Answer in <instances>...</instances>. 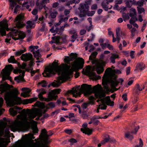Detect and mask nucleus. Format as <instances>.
<instances>
[{
  "label": "nucleus",
  "instance_id": "obj_1",
  "mask_svg": "<svg viewBox=\"0 0 147 147\" xmlns=\"http://www.w3.org/2000/svg\"><path fill=\"white\" fill-rule=\"evenodd\" d=\"M58 61L57 62L55 60L53 62L51 65L45 68L44 72L42 73L43 76L46 77H49L51 76V74H55V71L57 72L59 74L61 73V76L58 77L57 78V82L61 84L60 81H62V82H65L67 80L70 78V76H72V69H74L76 71L75 65H74L71 69L70 66L65 64H62L60 65H59Z\"/></svg>",
  "mask_w": 147,
  "mask_h": 147
},
{
  "label": "nucleus",
  "instance_id": "obj_2",
  "mask_svg": "<svg viewBox=\"0 0 147 147\" xmlns=\"http://www.w3.org/2000/svg\"><path fill=\"white\" fill-rule=\"evenodd\" d=\"M17 89H13L11 91L7 92L4 95V99L7 105L13 106L14 104V99L15 95L19 94Z\"/></svg>",
  "mask_w": 147,
  "mask_h": 147
},
{
  "label": "nucleus",
  "instance_id": "obj_3",
  "mask_svg": "<svg viewBox=\"0 0 147 147\" xmlns=\"http://www.w3.org/2000/svg\"><path fill=\"white\" fill-rule=\"evenodd\" d=\"M29 122L26 117L21 118L20 120H15L10 126L11 131L15 132L22 128L24 126L28 125Z\"/></svg>",
  "mask_w": 147,
  "mask_h": 147
},
{
  "label": "nucleus",
  "instance_id": "obj_4",
  "mask_svg": "<svg viewBox=\"0 0 147 147\" xmlns=\"http://www.w3.org/2000/svg\"><path fill=\"white\" fill-rule=\"evenodd\" d=\"M53 134L51 131H49L47 132L45 129H43L41 130L39 137L40 140L46 144H48L51 142V140H49V137L51 136Z\"/></svg>",
  "mask_w": 147,
  "mask_h": 147
},
{
  "label": "nucleus",
  "instance_id": "obj_5",
  "mask_svg": "<svg viewBox=\"0 0 147 147\" xmlns=\"http://www.w3.org/2000/svg\"><path fill=\"white\" fill-rule=\"evenodd\" d=\"M84 60L82 58H79L76 61H75L72 65V67L74 65H76L75 67H76V69L77 70L76 71H75L74 69H72L73 74V72L75 71L76 72L75 74V77L76 78L79 77L80 76V73L78 71L79 69H81L84 67Z\"/></svg>",
  "mask_w": 147,
  "mask_h": 147
},
{
  "label": "nucleus",
  "instance_id": "obj_6",
  "mask_svg": "<svg viewBox=\"0 0 147 147\" xmlns=\"http://www.w3.org/2000/svg\"><path fill=\"white\" fill-rule=\"evenodd\" d=\"M92 92L94 93L96 98L104 97L105 96V93L102 92V87L99 84L94 86L92 88Z\"/></svg>",
  "mask_w": 147,
  "mask_h": 147
},
{
  "label": "nucleus",
  "instance_id": "obj_7",
  "mask_svg": "<svg viewBox=\"0 0 147 147\" xmlns=\"http://www.w3.org/2000/svg\"><path fill=\"white\" fill-rule=\"evenodd\" d=\"M92 85L86 84H82L80 89V91L81 93L82 94H84L85 95L91 94L92 92Z\"/></svg>",
  "mask_w": 147,
  "mask_h": 147
},
{
  "label": "nucleus",
  "instance_id": "obj_8",
  "mask_svg": "<svg viewBox=\"0 0 147 147\" xmlns=\"http://www.w3.org/2000/svg\"><path fill=\"white\" fill-rule=\"evenodd\" d=\"M61 90L60 88H57L51 90L48 93L49 99H46L48 101H52L53 100H56L58 98L57 95L60 93Z\"/></svg>",
  "mask_w": 147,
  "mask_h": 147
},
{
  "label": "nucleus",
  "instance_id": "obj_9",
  "mask_svg": "<svg viewBox=\"0 0 147 147\" xmlns=\"http://www.w3.org/2000/svg\"><path fill=\"white\" fill-rule=\"evenodd\" d=\"M89 8L88 5L87 4H84L81 5L80 7L78 8L80 12L79 14V16L82 18L86 16L88 12H90L88 11Z\"/></svg>",
  "mask_w": 147,
  "mask_h": 147
},
{
  "label": "nucleus",
  "instance_id": "obj_10",
  "mask_svg": "<svg viewBox=\"0 0 147 147\" xmlns=\"http://www.w3.org/2000/svg\"><path fill=\"white\" fill-rule=\"evenodd\" d=\"M26 112L28 114L29 118L31 119L34 118L36 115L39 117H41L42 115L41 110L38 109H35L33 111H31L30 109H27Z\"/></svg>",
  "mask_w": 147,
  "mask_h": 147
},
{
  "label": "nucleus",
  "instance_id": "obj_11",
  "mask_svg": "<svg viewBox=\"0 0 147 147\" xmlns=\"http://www.w3.org/2000/svg\"><path fill=\"white\" fill-rule=\"evenodd\" d=\"M24 18V16L21 14L18 15L15 18L14 22L16 23V26L18 29L22 28L25 26V24L23 21Z\"/></svg>",
  "mask_w": 147,
  "mask_h": 147
},
{
  "label": "nucleus",
  "instance_id": "obj_12",
  "mask_svg": "<svg viewBox=\"0 0 147 147\" xmlns=\"http://www.w3.org/2000/svg\"><path fill=\"white\" fill-rule=\"evenodd\" d=\"M114 77H110L107 79L106 78L105 80L102 82V84L103 85H107L109 83H111V86L112 88H115L117 86L120 82H118L116 79L114 80Z\"/></svg>",
  "mask_w": 147,
  "mask_h": 147
},
{
  "label": "nucleus",
  "instance_id": "obj_13",
  "mask_svg": "<svg viewBox=\"0 0 147 147\" xmlns=\"http://www.w3.org/2000/svg\"><path fill=\"white\" fill-rule=\"evenodd\" d=\"M90 68L91 67L90 65L87 66L85 73L84 74L90 77H93L95 80L100 79L101 78L100 76H97L95 72L90 71Z\"/></svg>",
  "mask_w": 147,
  "mask_h": 147
},
{
  "label": "nucleus",
  "instance_id": "obj_14",
  "mask_svg": "<svg viewBox=\"0 0 147 147\" xmlns=\"http://www.w3.org/2000/svg\"><path fill=\"white\" fill-rule=\"evenodd\" d=\"M77 56L78 55L76 53H71L69 56L65 57L64 59V61L65 63L69 64L70 62L73 61L76 59Z\"/></svg>",
  "mask_w": 147,
  "mask_h": 147
},
{
  "label": "nucleus",
  "instance_id": "obj_15",
  "mask_svg": "<svg viewBox=\"0 0 147 147\" xmlns=\"http://www.w3.org/2000/svg\"><path fill=\"white\" fill-rule=\"evenodd\" d=\"M113 70V69L111 67H108L106 69L102 78V82L105 80L106 78L108 79L109 78L113 77V75L112 74Z\"/></svg>",
  "mask_w": 147,
  "mask_h": 147
},
{
  "label": "nucleus",
  "instance_id": "obj_16",
  "mask_svg": "<svg viewBox=\"0 0 147 147\" xmlns=\"http://www.w3.org/2000/svg\"><path fill=\"white\" fill-rule=\"evenodd\" d=\"M13 69V67L12 65L9 64L6 65L4 68L3 69L2 71L1 74H4V76H5V74H10Z\"/></svg>",
  "mask_w": 147,
  "mask_h": 147
},
{
  "label": "nucleus",
  "instance_id": "obj_17",
  "mask_svg": "<svg viewBox=\"0 0 147 147\" xmlns=\"http://www.w3.org/2000/svg\"><path fill=\"white\" fill-rule=\"evenodd\" d=\"M100 100L102 103H105L108 105L110 106L114 105V102L111 101L109 96H107L104 98L101 99Z\"/></svg>",
  "mask_w": 147,
  "mask_h": 147
},
{
  "label": "nucleus",
  "instance_id": "obj_18",
  "mask_svg": "<svg viewBox=\"0 0 147 147\" xmlns=\"http://www.w3.org/2000/svg\"><path fill=\"white\" fill-rule=\"evenodd\" d=\"M18 73H22V74L19 75L18 76L14 78V80L16 81L18 83H20V81H24V76L25 71L19 69Z\"/></svg>",
  "mask_w": 147,
  "mask_h": 147
},
{
  "label": "nucleus",
  "instance_id": "obj_19",
  "mask_svg": "<svg viewBox=\"0 0 147 147\" xmlns=\"http://www.w3.org/2000/svg\"><path fill=\"white\" fill-rule=\"evenodd\" d=\"M108 62V59H107V60L105 61H104L102 59H99V60H95L93 61L92 63H95L96 64V66L104 67Z\"/></svg>",
  "mask_w": 147,
  "mask_h": 147
},
{
  "label": "nucleus",
  "instance_id": "obj_20",
  "mask_svg": "<svg viewBox=\"0 0 147 147\" xmlns=\"http://www.w3.org/2000/svg\"><path fill=\"white\" fill-rule=\"evenodd\" d=\"M21 59L25 61H27L33 59V56L30 53L22 54L21 57Z\"/></svg>",
  "mask_w": 147,
  "mask_h": 147
},
{
  "label": "nucleus",
  "instance_id": "obj_21",
  "mask_svg": "<svg viewBox=\"0 0 147 147\" xmlns=\"http://www.w3.org/2000/svg\"><path fill=\"white\" fill-rule=\"evenodd\" d=\"M12 86L10 85L7 83H5L3 84H1L0 91L1 93H3L6 91L9 90Z\"/></svg>",
  "mask_w": 147,
  "mask_h": 147
},
{
  "label": "nucleus",
  "instance_id": "obj_22",
  "mask_svg": "<svg viewBox=\"0 0 147 147\" xmlns=\"http://www.w3.org/2000/svg\"><path fill=\"white\" fill-rule=\"evenodd\" d=\"M41 145V144L39 142H28L26 144V147H40Z\"/></svg>",
  "mask_w": 147,
  "mask_h": 147
},
{
  "label": "nucleus",
  "instance_id": "obj_23",
  "mask_svg": "<svg viewBox=\"0 0 147 147\" xmlns=\"http://www.w3.org/2000/svg\"><path fill=\"white\" fill-rule=\"evenodd\" d=\"M69 33L72 35L71 36L72 40H71V41L72 42H74L78 38V35L77 32L75 30L73 29L70 31Z\"/></svg>",
  "mask_w": 147,
  "mask_h": 147
},
{
  "label": "nucleus",
  "instance_id": "obj_24",
  "mask_svg": "<svg viewBox=\"0 0 147 147\" xmlns=\"http://www.w3.org/2000/svg\"><path fill=\"white\" fill-rule=\"evenodd\" d=\"M47 91L46 90H44L43 91H42L40 93H39L38 95V97L40 99V100L42 101H45L46 102H49L50 101H48L46 99H49V97L48 98H44L42 95L44 94H46Z\"/></svg>",
  "mask_w": 147,
  "mask_h": 147
},
{
  "label": "nucleus",
  "instance_id": "obj_25",
  "mask_svg": "<svg viewBox=\"0 0 147 147\" xmlns=\"http://www.w3.org/2000/svg\"><path fill=\"white\" fill-rule=\"evenodd\" d=\"M38 98L34 97L29 99H24L22 100V103L24 105H26L28 103H32L36 100Z\"/></svg>",
  "mask_w": 147,
  "mask_h": 147
},
{
  "label": "nucleus",
  "instance_id": "obj_26",
  "mask_svg": "<svg viewBox=\"0 0 147 147\" xmlns=\"http://www.w3.org/2000/svg\"><path fill=\"white\" fill-rule=\"evenodd\" d=\"M145 65L143 63H138L136 65L135 71L139 70L141 71H142L145 69Z\"/></svg>",
  "mask_w": 147,
  "mask_h": 147
},
{
  "label": "nucleus",
  "instance_id": "obj_27",
  "mask_svg": "<svg viewBox=\"0 0 147 147\" xmlns=\"http://www.w3.org/2000/svg\"><path fill=\"white\" fill-rule=\"evenodd\" d=\"M81 131L83 133L88 135H91L92 132V130L88 128H87L86 129H83V128H81Z\"/></svg>",
  "mask_w": 147,
  "mask_h": 147
},
{
  "label": "nucleus",
  "instance_id": "obj_28",
  "mask_svg": "<svg viewBox=\"0 0 147 147\" xmlns=\"http://www.w3.org/2000/svg\"><path fill=\"white\" fill-rule=\"evenodd\" d=\"M18 95H15L14 99V104L20 105L22 104V100L21 98L17 96Z\"/></svg>",
  "mask_w": 147,
  "mask_h": 147
},
{
  "label": "nucleus",
  "instance_id": "obj_29",
  "mask_svg": "<svg viewBox=\"0 0 147 147\" xmlns=\"http://www.w3.org/2000/svg\"><path fill=\"white\" fill-rule=\"evenodd\" d=\"M108 2L107 1H104L102 3V8L106 11H108V9H110L112 8V6H111V7H109L108 5Z\"/></svg>",
  "mask_w": 147,
  "mask_h": 147
},
{
  "label": "nucleus",
  "instance_id": "obj_30",
  "mask_svg": "<svg viewBox=\"0 0 147 147\" xmlns=\"http://www.w3.org/2000/svg\"><path fill=\"white\" fill-rule=\"evenodd\" d=\"M34 105L35 107H37L38 108L42 109L45 108V104L39 101H37L34 104Z\"/></svg>",
  "mask_w": 147,
  "mask_h": 147
},
{
  "label": "nucleus",
  "instance_id": "obj_31",
  "mask_svg": "<svg viewBox=\"0 0 147 147\" xmlns=\"http://www.w3.org/2000/svg\"><path fill=\"white\" fill-rule=\"evenodd\" d=\"M112 55L111 57L110 60L111 62L113 64L115 63V59L119 57V55L117 54H112Z\"/></svg>",
  "mask_w": 147,
  "mask_h": 147
},
{
  "label": "nucleus",
  "instance_id": "obj_32",
  "mask_svg": "<svg viewBox=\"0 0 147 147\" xmlns=\"http://www.w3.org/2000/svg\"><path fill=\"white\" fill-rule=\"evenodd\" d=\"M113 71L112 73V74L113 75V77H114V78H113V79H116L117 78V77L115 75V74H121V72L120 70L118 69H113Z\"/></svg>",
  "mask_w": 147,
  "mask_h": 147
},
{
  "label": "nucleus",
  "instance_id": "obj_33",
  "mask_svg": "<svg viewBox=\"0 0 147 147\" xmlns=\"http://www.w3.org/2000/svg\"><path fill=\"white\" fill-rule=\"evenodd\" d=\"M65 27V26H62L60 28L58 27H56L55 30L56 32L58 34H61L62 33L64 30V29Z\"/></svg>",
  "mask_w": 147,
  "mask_h": 147
},
{
  "label": "nucleus",
  "instance_id": "obj_34",
  "mask_svg": "<svg viewBox=\"0 0 147 147\" xmlns=\"http://www.w3.org/2000/svg\"><path fill=\"white\" fill-rule=\"evenodd\" d=\"M34 135L32 133H29L28 134H26L25 135L24 138L25 140H30L32 139H34Z\"/></svg>",
  "mask_w": 147,
  "mask_h": 147
},
{
  "label": "nucleus",
  "instance_id": "obj_35",
  "mask_svg": "<svg viewBox=\"0 0 147 147\" xmlns=\"http://www.w3.org/2000/svg\"><path fill=\"white\" fill-rule=\"evenodd\" d=\"M33 54L34 57L36 58L37 60L39 59V58L41 56V54L40 53L39 50H37L33 52Z\"/></svg>",
  "mask_w": 147,
  "mask_h": 147
},
{
  "label": "nucleus",
  "instance_id": "obj_36",
  "mask_svg": "<svg viewBox=\"0 0 147 147\" xmlns=\"http://www.w3.org/2000/svg\"><path fill=\"white\" fill-rule=\"evenodd\" d=\"M136 12L135 9L131 8L130 9L129 16L131 17H136Z\"/></svg>",
  "mask_w": 147,
  "mask_h": 147
},
{
  "label": "nucleus",
  "instance_id": "obj_37",
  "mask_svg": "<svg viewBox=\"0 0 147 147\" xmlns=\"http://www.w3.org/2000/svg\"><path fill=\"white\" fill-rule=\"evenodd\" d=\"M10 74H9V75L8 74H5V76H4V74H2V78L3 81L5 80H9L11 82H12V80L11 79V77L9 76Z\"/></svg>",
  "mask_w": 147,
  "mask_h": 147
},
{
  "label": "nucleus",
  "instance_id": "obj_38",
  "mask_svg": "<svg viewBox=\"0 0 147 147\" xmlns=\"http://www.w3.org/2000/svg\"><path fill=\"white\" fill-rule=\"evenodd\" d=\"M26 36V34L25 32L23 31H20L18 34V37L20 40H23Z\"/></svg>",
  "mask_w": 147,
  "mask_h": 147
},
{
  "label": "nucleus",
  "instance_id": "obj_39",
  "mask_svg": "<svg viewBox=\"0 0 147 147\" xmlns=\"http://www.w3.org/2000/svg\"><path fill=\"white\" fill-rule=\"evenodd\" d=\"M129 131L126 132L125 134V137L129 139L130 140H132L134 138L132 135L131 134Z\"/></svg>",
  "mask_w": 147,
  "mask_h": 147
},
{
  "label": "nucleus",
  "instance_id": "obj_40",
  "mask_svg": "<svg viewBox=\"0 0 147 147\" xmlns=\"http://www.w3.org/2000/svg\"><path fill=\"white\" fill-rule=\"evenodd\" d=\"M52 40L54 41V42H52V43H55L57 44H59V39H60V37L59 36H56L52 37L51 38Z\"/></svg>",
  "mask_w": 147,
  "mask_h": 147
},
{
  "label": "nucleus",
  "instance_id": "obj_41",
  "mask_svg": "<svg viewBox=\"0 0 147 147\" xmlns=\"http://www.w3.org/2000/svg\"><path fill=\"white\" fill-rule=\"evenodd\" d=\"M6 124L4 123H0V136H2L3 134V131L5 127Z\"/></svg>",
  "mask_w": 147,
  "mask_h": 147
},
{
  "label": "nucleus",
  "instance_id": "obj_42",
  "mask_svg": "<svg viewBox=\"0 0 147 147\" xmlns=\"http://www.w3.org/2000/svg\"><path fill=\"white\" fill-rule=\"evenodd\" d=\"M96 71L98 74H100L104 71V67L96 66Z\"/></svg>",
  "mask_w": 147,
  "mask_h": 147
},
{
  "label": "nucleus",
  "instance_id": "obj_43",
  "mask_svg": "<svg viewBox=\"0 0 147 147\" xmlns=\"http://www.w3.org/2000/svg\"><path fill=\"white\" fill-rule=\"evenodd\" d=\"M3 26H0V34L2 36H5L6 34V32Z\"/></svg>",
  "mask_w": 147,
  "mask_h": 147
},
{
  "label": "nucleus",
  "instance_id": "obj_44",
  "mask_svg": "<svg viewBox=\"0 0 147 147\" xmlns=\"http://www.w3.org/2000/svg\"><path fill=\"white\" fill-rule=\"evenodd\" d=\"M26 23L27 24V25L26 26V28L27 29L31 28L32 26L34 24V23L30 20L27 21Z\"/></svg>",
  "mask_w": 147,
  "mask_h": 147
},
{
  "label": "nucleus",
  "instance_id": "obj_45",
  "mask_svg": "<svg viewBox=\"0 0 147 147\" xmlns=\"http://www.w3.org/2000/svg\"><path fill=\"white\" fill-rule=\"evenodd\" d=\"M3 26L5 30L7 31L9 30V29L8 28V24L6 22H3V21L0 22V26Z\"/></svg>",
  "mask_w": 147,
  "mask_h": 147
},
{
  "label": "nucleus",
  "instance_id": "obj_46",
  "mask_svg": "<svg viewBox=\"0 0 147 147\" xmlns=\"http://www.w3.org/2000/svg\"><path fill=\"white\" fill-rule=\"evenodd\" d=\"M42 2L40 3L37 2L36 3V6L38 7L40 9H42L43 7L45 6V5Z\"/></svg>",
  "mask_w": 147,
  "mask_h": 147
},
{
  "label": "nucleus",
  "instance_id": "obj_47",
  "mask_svg": "<svg viewBox=\"0 0 147 147\" xmlns=\"http://www.w3.org/2000/svg\"><path fill=\"white\" fill-rule=\"evenodd\" d=\"M9 111L11 115L13 116H14L16 115L18 113V111L16 110H14L12 108L10 109Z\"/></svg>",
  "mask_w": 147,
  "mask_h": 147
},
{
  "label": "nucleus",
  "instance_id": "obj_48",
  "mask_svg": "<svg viewBox=\"0 0 147 147\" xmlns=\"http://www.w3.org/2000/svg\"><path fill=\"white\" fill-rule=\"evenodd\" d=\"M8 61L9 63H16L17 62V61L14 58V56H11L8 59Z\"/></svg>",
  "mask_w": 147,
  "mask_h": 147
},
{
  "label": "nucleus",
  "instance_id": "obj_49",
  "mask_svg": "<svg viewBox=\"0 0 147 147\" xmlns=\"http://www.w3.org/2000/svg\"><path fill=\"white\" fill-rule=\"evenodd\" d=\"M26 51V49H25L23 50H21L19 51H16L15 52V55L16 56H19L20 55L22 54L25 52Z\"/></svg>",
  "mask_w": 147,
  "mask_h": 147
},
{
  "label": "nucleus",
  "instance_id": "obj_50",
  "mask_svg": "<svg viewBox=\"0 0 147 147\" xmlns=\"http://www.w3.org/2000/svg\"><path fill=\"white\" fill-rule=\"evenodd\" d=\"M98 54V53L97 52L94 51L92 52L91 55L90 56L89 59L90 60H92L93 58H95L96 57Z\"/></svg>",
  "mask_w": 147,
  "mask_h": 147
},
{
  "label": "nucleus",
  "instance_id": "obj_51",
  "mask_svg": "<svg viewBox=\"0 0 147 147\" xmlns=\"http://www.w3.org/2000/svg\"><path fill=\"white\" fill-rule=\"evenodd\" d=\"M91 121H92L93 123L94 124L96 125H97L99 123V120H96V119L94 117H93L92 118L90 119Z\"/></svg>",
  "mask_w": 147,
  "mask_h": 147
},
{
  "label": "nucleus",
  "instance_id": "obj_52",
  "mask_svg": "<svg viewBox=\"0 0 147 147\" xmlns=\"http://www.w3.org/2000/svg\"><path fill=\"white\" fill-rule=\"evenodd\" d=\"M56 81V82L57 83H56L55 82H53L51 83V85L52 86L54 87H59V86H60V84H61L62 83H63V82H62V81H61V84H60L59 83L57 82V81Z\"/></svg>",
  "mask_w": 147,
  "mask_h": 147
},
{
  "label": "nucleus",
  "instance_id": "obj_53",
  "mask_svg": "<svg viewBox=\"0 0 147 147\" xmlns=\"http://www.w3.org/2000/svg\"><path fill=\"white\" fill-rule=\"evenodd\" d=\"M22 141L21 140H19L16 142L15 144L13 145V147H20L22 145Z\"/></svg>",
  "mask_w": 147,
  "mask_h": 147
},
{
  "label": "nucleus",
  "instance_id": "obj_54",
  "mask_svg": "<svg viewBox=\"0 0 147 147\" xmlns=\"http://www.w3.org/2000/svg\"><path fill=\"white\" fill-rule=\"evenodd\" d=\"M137 20H138L136 16H135V17H131V18L129 20V22L130 24H133Z\"/></svg>",
  "mask_w": 147,
  "mask_h": 147
},
{
  "label": "nucleus",
  "instance_id": "obj_55",
  "mask_svg": "<svg viewBox=\"0 0 147 147\" xmlns=\"http://www.w3.org/2000/svg\"><path fill=\"white\" fill-rule=\"evenodd\" d=\"M81 116L83 119H86L87 118L88 115L86 111H83L82 112Z\"/></svg>",
  "mask_w": 147,
  "mask_h": 147
},
{
  "label": "nucleus",
  "instance_id": "obj_56",
  "mask_svg": "<svg viewBox=\"0 0 147 147\" xmlns=\"http://www.w3.org/2000/svg\"><path fill=\"white\" fill-rule=\"evenodd\" d=\"M134 5L142 6L143 5V1H138L136 2L135 1H134Z\"/></svg>",
  "mask_w": 147,
  "mask_h": 147
},
{
  "label": "nucleus",
  "instance_id": "obj_57",
  "mask_svg": "<svg viewBox=\"0 0 147 147\" xmlns=\"http://www.w3.org/2000/svg\"><path fill=\"white\" fill-rule=\"evenodd\" d=\"M38 84H41V86L43 87H45L47 86L46 81L45 80H43L40 82H38Z\"/></svg>",
  "mask_w": 147,
  "mask_h": 147
},
{
  "label": "nucleus",
  "instance_id": "obj_58",
  "mask_svg": "<svg viewBox=\"0 0 147 147\" xmlns=\"http://www.w3.org/2000/svg\"><path fill=\"white\" fill-rule=\"evenodd\" d=\"M32 132L33 134L38 133V129L37 127V126H34L32 127Z\"/></svg>",
  "mask_w": 147,
  "mask_h": 147
},
{
  "label": "nucleus",
  "instance_id": "obj_59",
  "mask_svg": "<svg viewBox=\"0 0 147 147\" xmlns=\"http://www.w3.org/2000/svg\"><path fill=\"white\" fill-rule=\"evenodd\" d=\"M22 90L23 91H25L28 95L31 91V90L30 88H23Z\"/></svg>",
  "mask_w": 147,
  "mask_h": 147
},
{
  "label": "nucleus",
  "instance_id": "obj_60",
  "mask_svg": "<svg viewBox=\"0 0 147 147\" xmlns=\"http://www.w3.org/2000/svg\"><path fill=\"white\" fill-rule=\"evenodd\" d=\"M58 14V13L57 12L55 11L51 13L50 14V16L52 18H54L56 17Z\"/></svg>",
  "mask_w": 147,
  "mask_h": 147
},
{
  "label": "nucleus",
  "instance_id": "obj_61",
  "mask_svg": "<svg viewBox=\"0 0 147 147\" xmlns=\"http://www.w3.org/2000/svg\"><path fill=\"white\" fill-rule=\"evenodd\" d=\"M137 10L139 14H141L142 13L144 12L145 10L143 7H137Z\"/></svg>",
  "mask_w": 147,
  "mask_h": 147
},
{
  "label": "nucleus",
  "instance_id": "obj_62",
  "mask_svg": "<svg viewBox=\"0 0 147 147\" xmlns=\"http://www.w3.org/2000/svg\"><path fill=\"white\" fill-rule=\"evenodd\" d=\"M140 128V126L139 125L137 126L134 128V131H132L131 132V133L136 134L138 130Z\"/></svg>",
  "mask_w": 147,
  "mask_h": 147
},
{
  "label": "nucleus",
  "instance_id": "obj_63",
  "mask_svg": "<svg viewBox=\"0 0 147 147\" xmlns=\"http://www.w3.org/2000/svg\"><path fill=\"white\" fill-rule=\"evenodd\" d=\"M89 106L87 102L83 103L81 105V107L83 109H86Z\"/></svg>",
  "mask_w": 147,
  "mask_h": 147
},
{
  "label": "nucleus",
  "instance_id": "obj_64",
  "mask_svg": "<svg viewBox=\"0 0 147 147\" xmlns=\"http://www.w3.org/2000/svg\"><path fill=\"white\" fill-rule=\"evenodd\" d=\"M76 1L75 0H71L68 1L66 3V5L69 6L70 5L72 4L73 3H75Z\"/></svg>",
  "mask_w": 147,
  "mask_h": 147
}]
</instances>
